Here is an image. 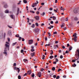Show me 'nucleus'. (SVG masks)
<instances>
[{"instance_id": "39", "label": "nucleus", "mask_w": 79, "mask_h": 79, "mask_svg": "<svg viewBox=\"0 0 79 79\" xmlns=\"http://www.w3.org/2000/svg\"><path fill=\"white\" fill-rule=\"evenodd\" d=\"M55 60H56V62H58V60L57 59V58H56Z\"/></svg>"}, {"instance_id": "34", "label": "nucleus", "mask_w": 79, "mask_h": 79, "mask_svg": "<svg viewBox=\"0 0 79 79\" xmlns=\"http://www.w3.org/2000/svg\"><path fill=\"white\" fill-rule=\"evenodd\" d=\"M35 6V4L34 3H33V4L31 6L33 8H34V7H35V6Z\"/></svg>"}, {"instance_id": "41", "label": "nucleus", "mask_w": 79, "mask_h": 79, "mask_svg": "<svg viewBox=\"0 0 79 79\" xmlns=\"http://www.w3.org/2000/svg\"><path fill=\"white\" fill-rule=\"evenodd\" d=\"M53 77H54V78H56V75H53Z\"/></svg>"}, {"instance_id": "16", "label": "nucleus", "mask_w": 79, "mask_h": 79, "mask_svg": "<svg viewBox=\"0 0 79 79\" xmlns=\"http://www.w3.org/2000/svg\"><path fill=\"white\" fill-rule=\"evenodd\" d=\"M74 20L75 21H77V20H78V18H77V17H75L74 18Z\"/></svg>"}, {"instance_id": "31", "label": "nucleus", "mask_w": 79, "mask_h": 79, "mask_svg": "<svg viewBox=\"0 0 79 79\" xmlns=\"http://www.w3.org/2000/svg\"><path fill=\"white\" fill-rule=\"evenodd\" d=\"M36 2H35V3H34L35 5H37L38 3H39V2H38L37 1H36Z\"/></svg>"}, {"instance_id": "9", "label": "nucleus", "mask_w": 79, "mask_h": 79, "mask_svg": "<svg viewBox=\"0 0 79 79\" xmlns=\"http://www.w3.org/2000/svg\"><path fill=\"white\" fill-rule=\"evenodd\" d=\"M35 18L36 19V20L37 21L39 19V16H36L35 17Z\"/></svg>"}, {"instance_id": "43", "label": "nucleus", "mask_w": 79, "mask_h": 79, "mask_svg": "<svg viewBox=\"0 0 79 79\" xmlns=\"http://www.w3.org/2000/svg\"><path fill=\"white\" fill-rule=\"evenodd\" d=\"M53 19L54 20H55V19H56V17H55V16H53Z\"/></svg>"}, {"instance_id": "4", "label": "nucleus", "mask_w": 79, "mask_h": 79, "mask_svg": "<svg viewBox=\"0 0 79 79\" xmlns=\"http://www.w3.org/2000/svg\"><path fill=\"white\" fill-rule=\"evenodd\" d=\"M32 43H33V40H29L28 44H29V45L32 44Z\"/></svg>"}, {"instance_id": "25", "label": "nucleus", "mask_w": 79, "mask_h": 79, "mask_svg": "<svg viewBox=\"0 0 79 79\" xmlns=\"http://www.w3.org/2000/svg\"><path fill=\"white\" fill-rule=\"evenodd\" d=\"M52 71H55V67H52Z\"/></svg>"}, {"instance_id": "44", "label": "nucleus", "mask_w": 79, "mask_h": 79, "mask_svg": "<svg viewBox=\"0 0 79 79\" xmlns=\"http://www.w3.org/2000/svg\"><path fill=\"white\" fill-rule=\"evenodd\" d=\"M59 78H60V76H57L56 77V79H59Z\"/></svg>"}, {"instance_id": "15", "label": "nucleus", "mask_w": 79, "mask_h": 79, "mask_svg": "<svg viewBox=\"0 0 79 79\" xmlns=\"http://www.w3.org/2000/svg\"><path fill=\"white\" fill-rule=\"evenodd\" d=\"M16 70H17V71H18V73H19V71H20V69H19V68H17Z\"/></svg>"}, {"instance_id": "40", "label": "nucleus", "mask_w": 79, "mask_h": 79, "mask_svg": "<svg viewBox=\"0 0 79 79\" xmlns=\"http://www.w3.org/2000/svg\"><path fill=\"white\" fill-rule=\"evenodd\" d=\"M10 17L12 19H13V15H11Z\"/></svg>"}, {"instance_id": "19", "label": "nucleus", "mask_w": 79, "mask_h": 79, "mask_svg": "<svg viewBox=\"0 0 79 79\" xmlns=\"http://www.w3.org/2000/svg\"><path fill=\"white\" fill-rule=\"evenodd\" d=\"M31 27L32 28H34L35 27V24H33L32 26H31Z\"/></svg>"}, {"instance_id": "17", "label": "nucleus", "mask_w": 79, "mask_h": 79, "mask_svg": "<svg viewBox=\"0 0 79 79\" xmlns=\"http://www.w3.org/2000/svg\"><path fill=\"white\" fill-rule=\"evenodd\" d=\"M50 52H51V53H50V55H53V50H51V51H50Z\"/></svg>"}, {"instance_id": "29", "label": "nucleus", "mask_w": 79, "mask_h": 79, "mask_svg": "<svg viewBox=\"0 0 79 79\" xmlns=\"http://www.w3.org/2000/svg\"><path fill=\"white\" fill-rule=\"evenodd\" d=\"M23 61L24 62H27V60L26 59H24Z\"/></svg>"}, {"instance_id": "57", "label": "nucleus", "mask_w": 79, "mask_h": 79, "mask_svg": "<svg viewBox=\"0 0 79 79\" xmlns=\"http://www.w3.org/2000/svg\"><path fill=\"white\" fill-rule=\"evenodd\" d=\"M55 23H56V24H58V21H56L55 22Z\"/></svg>"}, {"instance_id": "5", "label": "nucleus", "mask_w": 79, "mask_h": 79, "mask_svg": "<svg viewBox=\"0 0 79 79\" xmlns=\"http://www.w3.org/2000/svg\"><path fill=\"white\" fill-rule=\"evenodd\" d=\"M39 31H40V30L38 28H35L34 30L35 32H39Z\"/></svg>"}, {"instance_id": "22", "label": "nucleus", "mask_w": 79, "mask_h": 79, "mask_svg": "<svg viewBox=\"0 0 79 79\" xmlns=\"http://www.w3.org/2000/svg\"><path fill=\"white\" fill-rule=\"evenodd\" d=\"M72 48H73V47L72 46L70 47L69 48V51H71L72 50Z\"/></svg>"}, {"instance_id": "11", "label": "nucleus", "mask_w": 79, "mask_h": 79, "mask_svg": "<svg viewBox=\"0 0 79 79\" xmlns=\"http://www.w3.org/2000/svg\"><path fill=\"white\" fill-rule=\"evenodd\" d=\"M57 48H58V45H55L54 47V49H56Z\"/></svg>"}, {"instance_id": "52", "label": "nucleus", "mask_w": 79, "mask_h": 79, "mask_svg": "<svg viewBox=\"0 0 79 79\" xmlns=\"http://www.w3.org/2000/svg\"><path fill=\"white\" fill-rule=\"evenodd\" d=\"M62 48H63V49H64V48H65V47L64 46H62Z\"/></svg>"}, {"instance_id": "62", "label": "nucleus", "mask_w": 79, "mask_h": 79, "mask_svg": "<svg viewBox=\"0 0 79 79\" xmlns=\"http://www.w3.org/2000/svg\"><path fill=\"white\" fill-rule=\"evenodd\" d=\"M44 69L43 68H42L41 71H44Z\"/></svg>"}, {"instance_id": "53", "label": "nucleus", "mask_w": 79, "mask_h": 79, "mask_svg": "<svg viewBox=\"0 0 79 79\" xmlns=\"http://www.w3.org/2000/svg\"><path fill=\"white\" fill-rule=\"evenodd\" d=\"M63 56H62V55H61L60 56V58L62 59V58H63Z\"/></svg>"}, {"instance_id": "58", "label": "nucleus", "mask_w": 79, "mask_h": 79, "mask_svg": "<svg viewBox=\"0 0 79 79\" xmlns=\"http://www.w3.org/2000/svg\"><path fill=\"white\" fill-rule=\"evenodd\" d=\"M36 13L37 15H39V12L37 11Z\"/></svg>"}, {"instance_id": "45", "label": "nucleus", "mask_w": 79, "mask_h": 79, "mask_svg": "<svg viewBox=\"0 0 79 79\" xmlns=\"http://www.w3.org/2000/svg\"><path fill=\"white\" fill-rule=\"evenodd\" d=\"M75 60H72V62H73V63H74V62H75Z\"/></svg>"}, {"instance_id": "48", "label": "nucleus", "mask_w": 79, "mask_h": 79, "mask_svg": "<svg viewBox=\"0 0 79 79\" xmlns=\"http://www.w3.org/2000/svg\"><path fill=\"white\" fill-rule=\"evenodd\" d=\"M13 66H16V63H14Z\"/></svg>"}, {"instance_id": "35", "label": "nucleus", "mask_w": 79, "mask_h": 79, "mask_svg": "<svg viewBox=\"0 0 79 79\" xmlns=\"http://www.w3.org/2000/svg\"><path fill=\"white\" fill-rule=\"evenodd\" d=\"M35 50L34 49H32L31 50V51L32 52H34Z\"/></svg>"}, {"instance_id": "20", "label": "nucleus", "mask_w": 79, "mask_h": 79, "mask_svg": "<svg viewBox=\"0 0 79 79\" xmlns=\"http://www.w3.org/2000/svg\"><path fill=\"white\" fill-rule=\"evenodd\" d=\"M23 2L24 3H27V1L26 0H23Z\"/></svg>"}, {"instance_id": "50", "label": "nucleus", "mask_w": 79, "mask_h": 79, "mask_svg": "<svg viewBox=\"0 0 79 79\" xmlns=\"http://www.w3.org/2000/svg\"><path fill=\"white\" fill-rule=\"evenodd\" d=\"M27 19L28 20L27 21V23H29V18H27Z\"/></svg>"}, {"instance_id": "7", "label": "nucleus", "mask_w": 79, "mask_h": 79, "mask_svg": "<svg viewBox=\"0 0 79 79\" xmlns=\"http://www.w3.org/2000/svg\"><path fill=\"white\" fill-rule=\"evenodd\" d=\"M38 76H39V77H41V76L42 75V74L40 72H39L37 74Z\"/></svg>"}, {"instance_id": "37", "label": "nucleus", "mask_w": 79, "mask_h": 79, "mask_svg": "<svg viewBox=\"0 0 79 79\" xmlns=\"http://www.w3.org/2000/svg\"><path fill=\"white\" fill-rule=\"evenodd\" d=\"M34 74L33 73L32 74H31V77H34Z\"/></svg>"}, {"instance_id": "46", "label": "nucleus", "mask_w": 79, "mask_h": 79, "mask_svg": "<svg viewBox=\"0 0 79 79\" xmlns=\"http://www.w3.org/2000/svg\"><path fill=\"white\" fill-rule=\"evenodd\" d=\"M21 39H22V38H21V37H19V40H21Z\"/></svg>"}, {"instance_id": "13", "label": "nucleus", "mask_w": 79, "mask_h": 79, "mask_svg": "<svg viewBox=\"0 0 79 79\" xmlns=\"http://www.w3.org/2000/svg\"><path fill=\"white\" fill-rule=\"evenodd\" d=\"M27 73L28 74H31V70H29L27 72Z\"/></svg>"}, {"instance_id": "42", "label": "nucleus", "mask_w": 79, "mask_h": 79, "mask_svg": "<svg viewBox=\"0 0 79 79\" xmlns=\"http://www.w3.org/2000/svg\"><path fill=\"white\" fill-rule=\"evenodd\" d=\"M68 21V18L65 19L64 20L65 21Z\"/></svg>"}, {"instance_id": "10", "label": "nucleus", "mask_w": 79, "mask_h": 79, "mask_svg": "<svg viewBox=\"0 0 79 79\" xmlns=\"http://www.w3.org/2000/svg\"><path fill=\"white\" fill-rule=\"evenodd\" d=\"M8 34L9 35H11V31L10 30L9 31Z\"/></svg>"}, {"instance_id": "47", "label": "nucleus", "mask_w": 79, "mask_h": 79, "mask_svg": "<svg viewBox=\"0 0 79 79\" xmlns=\"http://www.w3.org/2000/svg\"><path fill=\"white\" fill-rule=\"evenodd\" d=\"M48 34L50 37L51 36V34L50 32H48Z\"/></svg>"}, {"instance_id": "3", "label": "nucleus", "mask_w": 79, "mask_h": 79, "mask_svg": "<svg viewBox=\"0 0 79 79\" xmlns=\"http://www.w3.org/2000/svg\"><path fill=\"white\" fill-rule=\"evenodd\" d=\"M5 46L6 47H5L4 52H6V51H7V48H8V50L9 49V45L6 44H5Z\"/></svg>"}, {"instance_id": "55", "label": "nucleus", "mask_w": 79, "mask_h": 79, "mask_svg": "<svg viewBox=\"0 0 79 79\" xmlns=\"http://www.w3.org/2000/svg\"><path fill=\"white\" fill-rule=\"evenodd\" d=\"M49 10L52 11V10H53V9L52 8H49Z\"/></svg>"}, {"instance_id": "24", "label": "nucleus", "mask_w": 79, "mask_h": 79, "mask_svg": "<svg viewBox=\"0 0 79 79\" xmlns=\"http://www.w3.org/2000/svg\"><path fill=\"white\" fill-rule=\"evenodd\" d=\"M53 58V56H49V58L50 59H52Z\"/></svg>"}, {"instance_id": "51", "label": "nucleus", "mask_w": 79, "mask_h": 79, "mask_svg": "<svg viewBox=\"0 0 79 79\" xmlns=\"http://www.w3.org/2000/svg\"><path fill=\"white\" fill-rule=\"evenodd\" d=\"M41 5H42L43 6H44V5H45V3H42L41 4Z\"/></svg>"}, {"instance_id": "63", "label": "nucleus", "mask_w": 79, "mask_h": 79, "mask_svg": "<svg viewBox=\"0 0 79 79\" xmlns=\"http://www.w3.org/2000/svg\"><path fill=\"white\" fill-rule=\"evenodd\" d=\"M8 42H10V38H8Z\"/></svg>"}, {"instance_id": "8", "label": "nucleus", "mask_w": 79, "mask_h": 79, "mask_svg": "<svg viewBox=\"0 0 79 79\" xmlns=\"http://www.w3.org/2000/svg\"><path fill=\"white\" fill-rule=\"evenodd\" d=\"M2 37H3V32L0 33V39H2Z\"/></svg>"}, {"instance_id": "27", "label": "nucleus", "mask_w": 79, "mask_h": 79, "mask_svg": "<svg viewBox=\"0 0 79 79\" xmlns=\"http://www.w3.org/2000/svg\"><path fill=\"white\" fill-rule=\"evenodd\" d=\"M61 10H63V11H64V8H63L62 7H61Z\"/></svg>"}, {"instance_id": "54", "label": "nucleus", "mask_w": 79, "mask_h": 79, "mask_svg": "<svg viewBox=\"0 0 79 79\" xmlns=\"http://www.w3.org/2000/svg\"><path fill=\"white\" fill-rule=\"evenodd\" d=\"M61 69H59L58 70V72H60V71H61Z\"/></svg>"}, {"instance_id": "60", "label": "nucleus", "mask_w": 79, "mask_h": 79, "mask_svg": "<svg viewBox=\"0 0 79 79\" xmlns=\"http://www.w3.org/2000/svg\"><path fill=\"white\" fill-rule=\"evenodd\" d=\"M21 53H23V52H24V51L22 49L21 51Z\"/></svg>"}, {"instance_id": "21", "label": "nucleus", "mask_w": 79, "mask_h": 79, "mask_svg": "<svg viewBox=\"0 0 79 79\" xmlns=\"http://www.w3.org/2000/svg\"><path fill=\"white\" fill-rule=\"evenodd\" d=\"M1 17L2 19H3V18H4V16H3V14L1 15Z\"/></svg>"}, {"instance_id": "59", "label": "nucleus", "mask_w": 79, "mask_h": 79, "mask_svg": "<svg viewBox=\"0 0 79 79\" xmlns=\"http://www.w3.org/2000/svg\"><path fill=\"white\" fill-rule=\"evenodd\" d=\"M6 44H7V45H9V43H8L7 42H6Z\"/></svg>"}, {"instance_id": "2", "label": "nucleus", "mask_w": 79, "mask_h": 79, "mask_svg": "<svg viewBox=\"0 0 79 79\" xmlns=\"http://www.w3.org/2000/svg\"><path fill=\"white\" fill-rule=\"evenodd\" d=\"M76 35H77L76 33H75L73 35V37H74V38L72 39V40H73L75 42L77 41V36H76Z\"/></svg>"}, {"instance_id": "12", "label": "nucleus", "mask_w": 79, "mask_h": 79, "mask_svg": "<svg viewBox=\"0 0 79 79\" xmlns=\"http://www.w3.org/2000/svg\"><path fill=\"white\" fill-rule=\"evenodd\" d=\"M35 52H33V53H31L30 54L31 55V56L32 57V56H35Z\"/></svg>"}, {"instance_id": "32", "label": "nucleus", "mask_w": 79, "mask_h": 79, "mask_svg": "<svg viewBox=\"0 0 79 79\" xmlns=\"http://www.w3.org/2000/svg\"><path fill=\"white\" fill-rule=\"evenodd\" d=\"M35 24L36 26H37V27H38V26H39V24H38V23H35Z\"/></svg>"}, {"instance_id": "28", "label": "nucleus", "mask_w": 79, "mask_h": 79, "mask_svg": "<svg viewBox=\"0 0 79 79\" xmlns=\"http://www.w3.org/2000/svg\"><path fill=\"white\" fill-rule=\"evenodd\" d=\"M75 66H76V64L75 63L72 65V67H75Z\"/></svg>"}, {"instance_id": "6", "label": "nucleus", "mask_w": 79, "mask_h": 79, "mask_svg": "<svg viewBox=\"0 0 79 79\" xmlns=\"http://www.w3.org/2000/svg\"><path fill=\"white\" fill-rule=\"evenodd\" d=\"M19 9L18 8H17V13L16 14L17 16H18V15H19Z\"/></svg>"}, {"instance_id": "14", "label": "nucleus", "mask_w": 79, "mask_h": 79, "mask_svg": "<svg viewBox=\"0 0 79 79\" xmlns=\"http://www.w3.org/2000/svg\"><path fill=\"white\" fill-rule=\"evenodd\" d=\"M53 26L50 25V27H48V29H52V28H53Z\"/></svg>"}, {"instance_id": "64", "label": "nucleus", "mask_w": 79, "mask_h": 79, "mask_svg": "<svg viewBox=\"0 0 79 79\" xmlns=\"http://www.w3.org/2000/svg\"><path fill=\"white\" fill-rule=\"evenodd\" d=\"M45 39L46 41H47V38H45Z\"/></svg>"}, {"instance_id": "38", "label": "nucleus", "mask_w": 79, "mask_h": 79, "mask_svg": "<svg viewBox=\"0 0 79 79\" xmlns=\"http://www.w3.org/2000/svg\"><path fill=\"white\" fill-rule=\"evenodd\" d=\"M18 79H21V77H20V76L19 75V76H18Z\"/></svg>"}, {"instance_id": "33", "label": "nucleus", "mask_w": 79, "mask_h": 79, "mask_svg": "<svg viewBox=\"0 0 79 79\" xmlns=\"http://www.w3.org/2000/svg\"><path fill=\"white\" fill-rule=\"evenodd\" d=\"M4 6L5 8H8V6L6 4Z\"/></svg>"}, {"instance_id": "30", "label": "nucleus", "mask_w": 79, "mask_h": 79, "mask_svg": "<svg viewBox=\"0 0 79 79\" xmlns=\"http://www.w3.org/2000/svg\"><path fill=\"white\" fill-rule=\"evenodd\" d=\"M45 14V12H43L42 14H41V15H42V16H44Z\"/></svg>"}, {"instance_id": "26", "label": "nucleus", "mask_w": 79, "mask_h": 79, "mask_svg": "<svg viewBox=\"0 0 79 79\" xmlns=\"http://www.w3.org/2000/svg\"><path fill=\"white\" fill-rule=\"evenodd\" d=\"M30 13H35L34 11L32 10H30Z\"/></svg>"}, {"instance_id": "18", "label": "nucleus", "mask_w": 79, "mask_h": 79, "mask_svg": "<svg viewBox=\"0 0 79 79\" xmlns=\"http://www.w3.org/2000/svg\"><path fill=\"white\" fill-rule=\"evenodd\" d=\"M5 13H9V11L8 10H5Z\"/></svg>"}, {"instance_id": "23", "label": "nucleus", "mask_w": 79, "mask_h": 79, "mask_svg": "<svg viewBox=\"0 0 79 79\" xmlns=\"http://www.w3.org/2000/svg\"><path fill=\"white\" fill-rule=\"evenodd\" d=\"M16 44H17V42H15V43H14L12 44V46H14V45H16Z\"/></svg>"}, {"instance_id": "56", "label": "nucleus", "mask_w": 79, "mask_h": 79, "mask_svg": "<svg viewBox=\"0 0 79 79\" xmlns=\"http://www.w3.org/2000/svg\"><path fill=\"white\" fill-rule=\"evenodd\" d=\"M67 47H69V44H67Z\"/></svg>"}, {"instance_id": "49", "label": "nucleus", "mask_w": 79, "mask_h": 79, "mask_svg": "<svg viewBox=\"0 0 79 79\" xmlns=\"http://www.w3.org/2000/svg\"><path fill=\"white\" fill-rule=\"evenodd\" d=\"M54 34H57V32L56 31L53 32Z\"/></svg>"}, {"instance_id": "36", "label": "nucleus", "mask_w": 79, "mask_h": 79, "mask_svg": "<svg viewBox=\"0 0 79 79\" xmlns=\"http://www.w3.org/2000/svg\"><path fill=\"white\" fill-rule=\"evenodd\" d=\"M15 36L16 37H19V35H16Z\"/></svg>"}, {"instance_id": "1", "label": "nucleus", "mask_w": 79, "mask_h": 79, "mask_svg": "<svg viewBox=\"0 0 79 79\" xmlns=\"http://www.w3.org/2000/svg\"><path fill=\"white\" fill-rule=\"evenodd\" d=\"M79 57V49H78L77 50V51L76 52V54L75 55V56H76V58H77V56Z\"/></svg>"}, {"instance_id": "61", "label": "nucleus", "mask_w": 79, "mask_h": 79, "mask_svg": "<svg viewBox=\"0 0 79 79\" xmlns=\"http://www.w3.org/2000/svg\"><path fill=\"white\" fill-rule=\"evenodd\" d=\"M53 64H56V61L55 62H53Z\"/></svg>"}]
</instances>
